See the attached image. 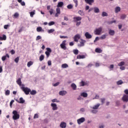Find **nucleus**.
Segmentation results:
<instances>
[{
  "instance_id": "nucleus-1",
  "label": "nucleus",
  "mask_w": 128,
  "mask_h": 128,
  "mask_svg": "<svg viewBox=\"0 0 128 128\" xmlns=\"http://www.w3.org/2000/svg\"><path fill=\"white\" fill-rule=\"evenodd\" d=\"M20 88L23 92H24L25 94L26 95L30 94V89L28 87L25 88L24 84H22V86L20 87Z\"/></svg>"
},
{
  "instance_id": "nucleus-2",
  "label": "nucleus",
  "mask_w": 128,
  "mask_h": 128,
  "mask_svg": "<svg viewBox=\"0 0 128 128\" xmlns=\"http://www.w3.org/2000/svg\"><path fill=\"white\" fill-rule=\"evenodd\" d=\"M12 114H13L12 118L14 120H18L20 118V114L18 112V111L16 110H13Z\"/></svg>"
},
{
  "instance_id": "nucleus-3",
  "label": "nucleus",
  "mask_w": 128,
  "mask_h": 128,
  "mask_svg": "<svg viewBox=\"0 0 128 128\" xmlns=\"http://www.w3.org/2000/svg\"><path fill=\"white\" fill-rule=\"evenodd\" d=\"M73 20L74 22H76V26H80V24H82V22L80 21L82 20V17L80 16H78V17H74L73 18Z\"/></svg>"
},
{
  "instance_id": "nucleus-4",
  "label": "nucleus",
  "mask_w": 128,
  "mask_h": 128,
  "mask_svg": "<svg viewBox=\"0 0 128 128\" xmlns=\"http://www.w3.org/2000/svg\"><path fill=\"white\" fill-rule=\"evenodd\" d=\"M102 27H100L98 28H96L94 31L95 34L100 36V34L102 33Z\"/></svg>"
},
{
  "instance_id": "nucleus-5",
  "label": "nucleus",
  "mask_w": 128,
  "mask_h": 128,
  "mask_svg": "<svg viewBox=\"0 0 128 128\" xmlns=\"http://www.w3.org/2000/svg\"><path fill=\"white\" fill-rule=\"evenodd\" d=\"M66 40H64L62 41V43L60 44V46L61 48L66 50Z\"/></svg>"
},
{
  "instance_id": "nucleus-6",
  "label": "nucleus",
  "mask_w": 128,
  "mask_h": 128,
  "mask_svg": "<svg viewBox=\"0 0 128 128\" xmlns=\"http://www.w3.org/2000/svg\"><path fill=\"white\" fill-rule=\"evenodd\" d=\"M80 38V34H77L74 36V42H78V40Z\"/></svg>"
},
{
  "instance_id": "nucleus-7",
  "label": "nucleus",
  "mask_w": 128,
  "mask_h": 128,
  "mask_svg": "<svg viewBox=\"0 0 128 128\" xmlns=\"http://www.w3.org/2000/svg\"><path fill=\"white\" fill-rule=\"evenodd\" d=\"M122 100L124 102H128V95L124 94L122 98Z\"/></svg>"
},
{
  "instance_id": "nucleus-8",
  "label": "nucleus",
  "mask_w": 128,
  "mask_h": 128,
  "mask_svg": "<svg viewBox=\"0 0 128 128\" xmlns=\"http://www.w3.org/2000/svg\"><path fill=\"white\" fill-rule=\"evenodd\" d=\"M86 119L84 118H81L77 120V122L78 124H82V122H85Z\"/></svg>"
},
{
  "instance_id": "nucleus-9",
  "label": "nucleus",
  "mask_w": 128,
  "mask_h": 128,
  "mask_svg": "<svg viewBox=\"0 0 128 128\" xmlns=\"http://www.w3.org/2000/svg\"><path fill=\"white\" fill-rule=\"evenodd\" d=\"M84 2L90 6H92L94 2V0H84Z\"/></svg>"
},
{
  "instance_id": "nucleus-10",
  "label": "nucleus",
  "mask_w": 128,
  "mask_h": 128,
  "mask_svg": "<svg viewBox=\"0 0 128 128\" xmlns=\"http://www.w3.org/2000/svg\"><path fill=\"white\" fill-rule=\"evenodd\" d=\"M58 14H60V8L58 7V8H56V14H55V16L58 18Z\"/></svg>"
},
{
  "instance_id": "nucleus-11",
  "label": "nucleus",
  "mask_w": 128,
  "mask_h": 128,
  "mask_svg": "<svg viewBox=\"0 0 128 128\" xmlns=\"http://www.w3.org/2000/svg\"><path fill=\"white\" fill-rule=\"evenodd\" d=\"M85 36L86 38H92V35H90V33H88V32H86L85 33Z\"/></svg>"
},
{
  "instance_id": "nucleus-12",
  "label": "nucleus",
  "mask_w": 128,
  "mask_h": 128,
  "mask_svg": "<svg viewBox=\"0 0 128 128\" xmlns=\"http://www.w3.org/2000/svg\"><path fill=\"white\" fill-rule=\"evenodd\" d=\"M51 106H52L53 110H58V106L56 104H51Z\"/></svg>"
},
{
  "instance_id": "nucleus-13",
  "label": "nucleus",
  "mask_w": 128,
  "mask_h": 128,
  "mask_svg": "<svg viewBox=\"0 0 128 128\" xmlns=\"http://www.w3.org/2000/svg\"><path fill=\"white\" fill-rule=\"evenodd\" d=\"M6 58H10V55L8 54H6V56H2V60L3 62H4L6 60Z\"/></svg>"
},
{
  "instance_id": "nucleus-14",
  "label": "nucleus",
  "mask_w": 128,
  "mask_h": 128,
  "mask_svg": "<svg viewBox=\"0 0 128 128\" xmlns=\"http://www.w3.org/2000/svg\"><path fill=\"white\" fill-rule=\"evenodd\" d=\"M16 82L20 86H22V78H18V79L16 80Z\"/></svg>"
},
{
  "instance_id": "nucleus-15",
  "label": "nucleus",
  "mask_w": 128,
  "mask_h": 128,
  "mask_svg": "<svg viewBox=\"0 0 128 128\" xmlns=\"http://www.w3.org/2000/svg\"><path fill=\"white\" fill-rule=\"evenodd\" d=\"M66 94H67L66 91H64V90H62L59 92L60 96H66Z\"/></svg>"
},
{
  "instance_id": "nucleus-16",
  "label": "nucleus",
  "mask_w": 128,
  "mask_h": 128,
  "mask_svg": "<svg viewBox=\"0 0 128 128\" xmlns=\"http://www.w3.org/2000/svg\"><path fill=\"white\" fill-rule=\"evenodd\" d=\"M60 126L62 128H66V124L64 122H62L60 124Z\"/></svg>"
},
{
  "instance_id": "nucleus-17",
  "label": "nucleus",
  "mask_w": 128,
  "mask_h": 128,
  "mask_svg": "<svg viewBox=\"0 0 128 128\" xmlns=\"http://www.w3.org/2000/svg\"><path fill=\"white\" fill-rule=\"evenodd\" d=\"M64 6V2H58L57 5V8H62V6Z\"/></svg>"
},
{
  "instance_id": "nucleus-18",
  "label": "nucleus",
  "mask_w": 128,
  "mask_h": 128,
  "mask_svg": "<svg viewBox=\"0 0 128 128\" xmlns=\"http://www.w3.org/2000/svg\"><path fill=\"white\" fill-rule=\"evenodd\" d=\"M18 102L19 104H24V98H20V101L16 100Z\"/></svg>"
},
{
  "instance_id": "nucleus-19",
  "label": "nucleus",
  "mask_w": 128,
  "mask_h": 128,
  "mask_svg": "<svg viewBox=\"0 0 128 128\" xmlns=\"http://www.w3.org/2000/svg\"><path fill=\"white\" fill-rule=\"evenodd\" d=\"M6 40V36L3 34L2 36H0V40Z\"/></svg>"
},
{
  "instance_id": "nucleus-20",
  "label": "nucleus",
  "mask_w": 128,
  "mask_h": 128,
  "mask_svg": "<svg viewBox=\"0 0 128 128\" xmlns=\"http://www.w3.org/2000/svg\"><path fill=\"white\" fill-rule=\"evenodd\" d=\"M95 52H98V54H102V49L100 48H96L95 50Z\"/></svg>"
},
{
  "instance_id": "nucleus-21",
  "label": "nucleus",
  "mask_w": 128,
  "mask_h": 128,
  "mask_svg": "<svg viewBox=\"0 0 128 128\" xmlns=\"http://www.w3.org/2000/svg\"><path fill=\"white\" fill-rule=\"evenodd\" d=\"M120 12V7L117 6L115 8V12L116 14H118V12Z\"/></svg>"
},
{
  "instance_id": "nucleus-22",
  "label": "nucleus",
  "mask_w": 128,
  "mask_h": 128,
  "mask_svg": "<svg viewBox=\"0 0 128 128\" xmlns=\"http://www.w3.org/2000/svg\"><path fill=\"white\" fill-rule=\"evenodd\" d=\"M80 96H83V98H88V93L83 92L80 94Z\"/></svg>"
},
{
  "instance_id": "nucleus-23",
  "label": "nucleus",
  "mask_w": 128,
  "mask_h": 128,
  "mask_svg": "<svg viewBox=\"0 0 128 128\" xmlns=\"http://www.w3.org/2000/svg\"><path fill=\"white\" fill-rule=\"evenodd\" d=\"M114 30H109V32L108 34L110 36H114Z\"/></svg>"
},
{
  "instance_id": "nucleus-24",
  "label": "nucleus",
  "mask_w": 128,
  "mask_h": 128,
  "mask_svg": "<svg viewBox=\"0 0 128 128\" xmlns=\"http://www.w3.org/2000/svg\"><path fill=\"white\" fill-rule=\"evenodd\" d=\"M36 32H44V30L41 26H39L36 28Z\"/></svg>"
},
{
  "instance_id": "nucleus-25",
  "label": "nucleus",
  "mask_w": 128,
  "mask_h": 128,
  "mask_svg": "<svg viewBox=\"0 0 128 128\" xmlns=\"http://www.w3.org/2000/svg\"><path fill=\"white\" fill-rule=\"evenodd\" d=\"M86 58V56L84 55H78L77 56V59L80 60L82 58Z\"/></svg>"
},
{
  "instance_id": "nucleus-26",
  "label": "nucleus",
  "mask_w": 128,
  "mask_h": 128,
  "mask_svg": "<svg viewBox=\"0 0 128 128\" xmlns=\"http://www.w3.org/2000/svg\"><path fill=\"white\" fill-rule=\"evenodd\" d=\"M32 64H34V62H32V61L28 62L27 64V66L28 68H30V66H32Z\"/></svg>"
},
{
  "instance_id": "nucleus-27",
  "label": "nucleus",
  "mask_w": 128,
  "mask_h": 128,
  "mask_svg": "<svg viewBox=\"0 0 128 128\" xmlns=\"http://www.w3.org/2000/svg\"><path fill=\"white\" fill-rule=\"evenodd\" d=\"M18 2L22 6H26V2H22V0H18Z\"/></svg>"
},
{
  "instance_id": "nucleus-28",
  "label": "nucleus",
  "mask_w": 128,
  "mask_h": 128,
  "mask_svg": "<svg viewBox=\"0 0 128 128\" xmlns=\"http://www.w3.org/2000/svg\"><path fill=\"white\" fill-rule=\"evenodd\" d=\"M71 87L72 88V90H76V85L74 83H72L71 84Z\"/></svg>"
},
{
  "instance_id": "nucleus-29",
  "label": "nucleus",
  "mask_w": 128,
  "mask_h": 128,
  "mask_svg": "<svg viewBox=\"0 0 128 128\" xmlns=\"http://www.w3.org/2000/svg\"><path fill=\"white\" fill-rule=\"evenodd\" d=\"M84 42H86L85 40H81V42H80V46H84Z\"/></svg>"
},
{
  "instance_id": "nucleus-30",
  "label": "nucleus",
  "mask_w": 128,
  "mask_h": 128,
  "mask_svg": "<svg viewBox=\"0 0 128 128\" xmlns=\"http://www.w3.org/2000/svg\"><path fill=\"white\" fill-rule=\"evenodd\" d=\"M100 106V104H98L96 105H95L94 106L92 107L93 110H98V108Z\"/></svg>"
},
{
  "instance_id": "nucleus-31",
  "label": "nucleus",
  "mask_w": 128,
  "mask_h": 128,
  "mask_svg": "<svg viewBox=\"0 0 128 128\" xmlns=\"http://www.w3.org/2000/svg\"><path fill=\"white\" fill-rule=\"evenodd\" d=\"M36 94V90H32V91L30 90V94L32 96H34V94Z\"/></svg>"
},
{
  "instance_id": "nucleus-32",
  "label": "nucleus",
  "mask_w": 128,
  "mask_h": 128,
  "mask_svg": "<svg viewBox=\"0 0 128 128\" xmlns=\"http://www.w3.org/2000/svg\"><path fill=\"white\" fill-rule=\"evenodd\" d=\"M62 68H68V65L66 64H64L62 65Z\"/></svg>"
},
{
  "instance_id": "nucleus-33",
  "label": "nucleus",
  "mask_w": 128,
  "mask_h": 128,
  "mask_svg": "<svg viewBox=\"0 0 128 128\" xmlns=\"http://www.w3.org/2000/svg\"><path fill=\"white\" fill-rule=\"evenodd\" d=\"M78 14H80V16H84V11L81 10H79V11L78 12Z\"/></svg>"
},
{
  "instance_id": "nucleus-34",
  "label": "nucleus",
  "mask_w": 128,
  "mask_h": 128,
  "mask_svg": "<svg viewBox=\"0 0 128 128\" xmlns=\"http://www.w3.org/2000/svg\"><path fill=\"white\" fill-rule=\"evenodd\" d=\"M44 60V54H42L40 56V62H42V60Z\"/></svg>"
},
{
  "instance_id": "nucleus-35",
  "label": "nucleus",
  "mask_w": 128,
  "mask_h": 128,
  "mask_svg": "<svg viewBox=\"0 0 128 128\" xmlns=\"http://www.w3.org/2000/svg\"><path fill=\"white\" fill-rule=\"evenodd\" d=\"M126 18V15L125 14H122L120 16V18L121 20H124V18Z\"/></svg>"
},
{
  "instance_id": "nucleus-36",
  "label": "nucleus",
  "mask_w": 128,
  "mask_h": 128,
  "mask_svg": "<svg viewBox=\"0 0 128 128\" xmlns=\"http://www.w3.org/2000/svg\"><path fill=\"white\" fill-rule=\"evenodd\" d=\"M124 84V82L122 80H120L119 81H118L116 82V84H118V86L122 84Z\"/></svg>"
},
{
  "instance_id": "nucleus-37",
  "label": "nucleus",
  "mask_w": 128,
  "mask_h": 128,
  "mask_svg": "<svg viewBox=\"0 0 128 128\" xmlns=\"http://www.w3.org/2000/svg\"><path fill=\"white\" fill-rule=\"evenodd\" d=\"M74 6H72V4H70L67 6V8L68 10H72V8H73Z\"/></svg>"
},
{
  "instance_id": "nucleus-38",
  "label": "nucleus",
  "mask_w": 128,
  "mask_h": 128,
  "mask_svg": "<svg viewBox=\"0 0 128 128\" xmlns=\"http://www.w3.org/2000/svg\"><path fill=\"white\" fill-rule=\"evenodd\" d=\"M94 12L96 13L100 12V9L98 8H94Z\"/></svg>"
},
{
  "instance_id": "nucleus-39",
  "label": "nucleus",
  "mask_w": 128,
  "mask_h": 128,
  "mask_svg": "<svg viewBox=\"0 0 128 128\" xmlns=\"http://www.w3.org/2000/svg\"><path fill=\"white\" fill-rule=\"evenodd\" d=\"M18 16H20V14H18V12H16L14 14V17L15 18H18Z\"/></svg>"
},
{
  "instance_id": "nucleus-40",
  "label": "nucleus",
  "mask_w": 128,
  "mask_h": 128,
  "mask_svg": "<svg viewBox=\"0 0 128 128\" xmlns=\"http://www.w3.org/2000/svg\"><path fill=\"white\" fill-rule=\"evenodd\" d=\"M54 32V29H50L48 30V34H52Z\"/></svg>"
},
{
  "instance_id": "nucleus-41",
  "label": "nucleus",
  "mask_w": 128,
  "mask_h": 128,
  "mask_svg": "<svg viewBox=\"0 0 128 128\" xmlns=\"http://www.w3.org/2000/svg\"><path fill=\"white\" fill-rule=\"evenodd\" d=\"M118 66H124V62H121L118 64Z\"/></svg>"
},
{
  "instance_id": "nucleus-42",
  "label": "nucleus",
  "mask_w": 128,
  "mask_h": 128,
  "mask_svg": "<svg viewBox=\"0 0 128 128\" xmlns=\"http://www.w3.org/2000/svg\"><path fill=\"white\" fill-rule=\"evenodd\" d=\"M108 13H106V12H102V16L104 17V16H108Z\"/></svg>"
},
{
  "instance_id": "nucleus-43",
  "label": "nucleus",
  "mask_w": 128,
  "mask_h": 128,
  "mask_svg": "<svg viewBox=\"0 0 128 128\" xmlns=\"http://www.w3.org/2000/svg\"><path fill=\"white\" fill-rule=\"evenodd\" d=\"M80 86H86V82L84 81H82L80 82Z\"/></svg>"
},
{
  "instance_id": "nucleus-44",
  "label": "nucleus",
  "mask_w": 128,
  "mask_h": 128,
  "mask_svg": "<svg viewBox=\"0 0 128 128\" xmlns=\"http://www.w3.org/2000/svg\"><path fill=\"white\" fill-rule=\"evenodd\" d=\"M73 52L74 54H78V50H74Z\"/></svg>"
},
{
  "instance_id": "nucleus-45",
  "label": "nucleus",
  "mask_w": 128,
  "mask_h": 128,
  "mask_svg": "<svg viewBox=\"0 0 128 128\" xmlns=\"http://www.w3.org/2000/svg\"><path fill=\"white\" fill-rule=\"evenodd\" d=\"M55 22L54 21H51L48 23V26H54V24Z\"/></svg>"
},
{
  "instance_id": "nucleus-46",
  "label": "nucleus",
  "mask_w": 128,
  "mask_h": 128,
  "mask_svg": "<svg viewBox=\"0 0 128 128\" xmlns=\"http://www.w3.org/2000/svg\"><path fill=\"white\" fill-rule=\"evenodd\" d=\"M10 90H6L5 92V94L6 96H10Z\"/></svg>"
},
{
  "instance_id": "nucleus-47",
  "label": "nucleus",
  "mask_w": 128,
  "mask_h": 128,
  "mask_svg": "<svg viewBox=\"0 0 128 128\" xmlns=\"http://www.w3.org/2000/svg\"><path fill=\"white\" fill-rule=\"evenodd\" d=\"M52 102H60V101L58 100V99L55 98L52 100Z\"/></svg>"
},
{
  "instance_id": "nucleus-48",
  "label": "nucleus",
  "mask_w": 128,
  "mask_h": 128,
  "mask_svg": "<svg viewBox=\"0 0 128 128\" xmlns=\"http://www.w3.org/2000/svg\"><path fill=\"white\" fill-rule=\"evenodd\" d=\"M19 60H20V58L19 57H17L16 58L14 59V62H16V64H18V62Z\"/></svg>"
},
{
  "instance_id": "nucleus-49",
  "label": "nucleus",
  "mask_w": 128,
  "mask_h": 128,
  "mask_svg": "<svg viewBox=\"0 0 128 128\" xmlns=\"http://www.w3.org/2000/svg\"><path fill=\"white\" fill-rule=\"evenodd\" d=\"M46 52H49L50 54V52H52V49H50V48H46Z\"/></svg>"
},
{
  "instance_id": "nucleus-50",
  "label": "nucleus",
  "mask_w": 128,
  "mask_h": 128,
  "mask_svg": "<svg viewBox=\"0 0 128 128\" xmlns=\"http://www.w3.org/2000/svg\"><path fill=\"white\" fill-rule=\"evenodd\" d=\"M49 12L50 14V16H52V14H54V9H50V10H49Z\"/></svg>"
},
{
  "instance_id": "nucleus-51",
  "label": "nucleus",
  "mask_w": 128,
  "mask_h": 128,
  "mask_svg": "<svg viewBox=\"0 0 128 128\" xmlns=\"http://www.w3.org/2000/svg\"><path fill=\"white\" fill-rule=\"evenodd\" d=\"M100 100H101V102H102V104H104L106 99L104 98H101Z\"/></svg>"
},
{
  "instance_id": "nucleus-52",
  "label": "nucleus",
  "mask_w": 128,
  "mask_h": 128,
  "mask_svg": "<svg viewBox=\"0 0 128 128\" xmlns=\"http://www.w3.org/2000/svg\"><path fill=\"white\" fill-rule=\"evenodd\" d=\"M42 40V36H38L36 38V40Z\"/></svg>"
},
{
  "instance_id": "nucleus-53",
  "label": "nucleus",
  "mask_w": 128,
  "mask_h": 128,
  "mask_svg": "<svg viewBox=\"0 0 128 128\" xmlns=\"http://www.w3.org/2000/svg\"><path fill=\"white\" fill-rule=\"evenodd\" d=\"M106 38V36L105 34L102 35L100 37V39L101 40H104V38Z\"/></svg>"
},
{
  "instance_id": "nucleus-54",
  "label": "nucleus",
  "mask_w": 128,
  "mask_h": 128,
  "mask_svg": "<svg viewBox=\"0 0 128 128\" xmlns=\"http://www.w3.org/2000/svg\"><path fill=\"white\" fill-rule=\"evenodd\" d=\"M34 14L35 13L34 12H30V16H31V18H32V16H34Z\"/></svg>"
},
{
  "instance_id": "nucleus-55",
  "label": "nucleus",
  "mask_w": 128,
  "mask_h": 128,
  "mask_svg": "<svg viewBox=\"0 0 128 128\" xmlns=\"http://www.w3.org/2000/svg\"><path fill=\"white\" fill-rule=\"evenodd\" d=\"M34 118H38V114H34Z\"/></svg>"
},
{
  "instance_id": "nucleus-56",
  "label": "nucleus",
  "mask_w": 128,
  "mask_h": 128,
  "mask_svg": "<svg viewBox=\"0 0 128 128\" xmlns=\"http://www.w3.org/2000/svg\"><path fill=\"white\" fill-rule=\"evenodd\" d=\"M10 52L11 54H16V51L14 50H10Z\"/></svg>"
},
{
  "instance_id": "nucleus-57",
  "label": "nucleus",
  "mask_w": 128,
  "mask_h": 128,
  "mask_svg": "<svg viewBox=\"0 0 128 128\" xmlns=\"http://www.w3.org/2000/svg\"><path fill=\"white\" fill-rule=\"evenodd\" d=\"M45 54H46L47 58H48L50 56V53L49 52H46Z\"/></svg>"
},
{
  "instance_id": "nucleus-58",
  "label": "nucleus",
  "mask_w": 128,
  "mask_h": 128,
  "mask_svg": "<svg viewBox=\"0 0 128 128\" xmlns=\"http://www.w3.org/2000/svg\"><path fill=\"white\" fill-rule=\"evenodd\" d=\"M74 4H76L75 6L76 8L78 6V0H74Z\"/></svg>"
},
{
  "instance_id": "nucleus-59",
  "label": "nucleus",
  "mask_w": 128,
  "mask_h": 128,
  "mask_svg": "<svg viewBox=\"0 0 128 128\" xmlns=\"http://www.w3.org/2000/svg\"><path fill=\"white\" fill-rule=\"evenodd\" d=\"M14 102V100H12L10 102V106H12V104Z\"/></svg>"
},
{
  "instance_id": "nucleus-60",
  "label": "nucleus",
  "mask_w": 128,
  "mask_h": 128,
  "mask_svg": "<svg viewBox=\"0 0 128 128\" xmlns=\"http://www.w3.org/2000/svg\"><path fill=\"white\" fill-rule=\"evenodd\" d=\"M10 26H8V24H6L4 26V28L5 30H8V28Z\"/></svg>"
},
{
  "instance_id": "nucleus-61",
  "label": "nucleus",
  "mask_w": 128,
  "mask_h": 128,
  "mask_svg": "<svg viewBox=\"0 0 128 128\" xmlns=\"http://www.w3.org/2000/svg\"><path fill=\"white\" fill-rule=\"evenodd\" d=\"M60 84V82H58L54 84V86H58Z\"/></svg>"
},
{
  "instance_id": "nucleus-62",
  "label": "nucleus",
  "mask_w": 128,
  "mask_h": 128,
  "mask_svg": "<svg viewBox=\"0 0 128 128\" xmlns=\"http://www.w3.org/2000/svg\"><path fill=\"white\" fill-rule=\"evenodd\" d=\"M116 106H120V101H118V100L116 101Z\"/></svg>"
},
{
  "instance_id": "nucleus-63",
  "label": "nucleus",
  "mask_w": 128,
  "mask_h": 128,
  "mask_svg": "<svg viewBox=\"0 0 128 128\" xmlns=\"http://www.w3.org/2000/svg\"><path fill=\"white\" fill-rule=\"evenodd\" d=\"M124 94H128V90L126 89V90H124Z\"/></svg>"
},
{
  "instance_id": "nucleus-64",
  "label": "nucleus",
  "mask_w": 128,
  "mask_h": 128,
  "mask_svg": "<svg viewBox=\"0 0 128 128\" xmlns=\"http://www.w3.org/2000/svg\"><path fill=\"white\" fill-rule=\"evenodd\" d=\"M48 66H50L52 64V61L48 60Z\"/></svg>"
}]
</instances>
